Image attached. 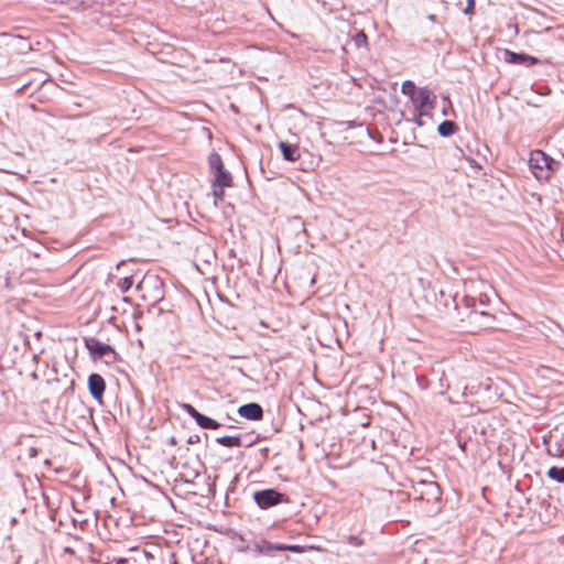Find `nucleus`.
<instances>
[{
  "label": "nucleus",
  "mask_w": 564,
  "mask_h": 564,
  "mask_svg": "<svg viewBox=\"0 0 564 564\" xmlns=\"http://www.w3.org/2000/svg\"><path fill=\"white\" fill-rule=\"evenodd\" d=\"M181 470L178 471V487L184 486L182 491L185 495H197L196 479L200 477L202 464L195 456H182ZM181 489L178 488V491Z\"/></svg>",
  "instance_id": "1"
},
{
  "label": "nucleus",
  "mask_w": 564,
  "mask_h": 564,
  "mask_svg": "<svg viewBox=\"0 0 564 564\" xmlns=\"http://www.w3.org/2000/svg\"><path fill=\"white\" fill-rule=\"evenodd\" d=\"M414 500L426 501L432 507L437 508V503L441 499V488L437 482L432 480H420L412 487L410 494Z\"/></svg>",
  "instance_id": "2"
},
{
  "label": "nucleus",
  "mask_w": 564,
  "mask_h": 564,
  "mask_svg": "<svg viewBox=\"0 0 564 564\" xmlns=\"http://www.w3.org/2000/svg\"><path fill=\"white\" fill-rule=\"evenodd\" d=\"M553 159L547 156L543 151L535 150L531 152L529 165L534 176L542 181H546L551 176V164Z\"/></svg>",
  "instance_id": "3"
},
{
  "label": "nucleus",
  "mask_w": 564,
  "mask_h": 564,
  "mask_svg": "<svg viewBox=\"0 0 564 564\" xmlns=\"http://www.w3.org/2000/svg\"><path fill=\"white\" fill-rule=\"evenodd\" d=\"M253 499L261 509H268L283 501H286L285 496L274 489L256 491L253 494Z\"/></svg>",
  "instance_id": "4"
},
{
  "label": "nucleus",
  "mask_w": 564,
  "mask_h": 564,
  "mask_svg": "<svg viewBox=\"0 0 564 564\" xmlns=\"http://www.w3.org/2000/svg\"><path fill=\"white\" fill-rule=\"evenodd\" d=\"M416 109L420 110L422 115L427 113V111L434 109L436 102L435 94L426 87L420 88L414 96V99L411 100Z\"/></svg>",
  "instance_id": "5"
},
{
  "label": "nucleus",
  "mask_w": 564,
  "mask_h": 564,
  "mask_svg": "<svg viewBox=\"0 0 564 564\" xmlns=\"http://www.w3.org/2000/svg\"><path fill=\"white\" fill-rule=\"evenodd\" d=\"M238 414L247 420L258 421L262 419L263 410L258 403H248L239 406Z\"/></svg>",
  "instance_id": "6"
},
{
  "label": "nucleus",
  "mask_w": 564,
  "mask_h": 564,
  "mask_svg": "<svg viewBox=\"0 0 564 564\" xmlns=\"http://www.w3.org/2000/svg\"><path fill=\"white\" fill-rule=\"evenodd\" d=\"M89 392L96 400H101L105 391V380L100 375L93 373L88 378Z\"/></svg>",
  "instance_id": "7"
},
{
  "label": "nucleus",
  "mask_w": 564,
  "mask_h": 564,
  "mask_svg": "<svg viewBox=\"0 0 564 564\" xmlns=\"http://www.w3.org/2000/svg\"><path fill=\"white\" fill-rule=\"evenodd\" d=\"M506 62L511 64H519V65H525L531 66L540 63V61L533 56L523 54V53H514L511 51H506Z\"/></svg>",
  "instance_id": "8"
},
{
  "label": "nucleus",
  "mask_w": 564,
  "mask_h": 564,
  "mask_svg": "<svg viewBox=\"0 0 564 564\" xmlns=\"http://www.w3.org/2000/svg\"><path fill=\"white\" fill-rule=\"evenodd\" d=\"M285 231L294 234L295 238L299 241H303L306 236L304 221L301 219V217H294L290 219L288 223V227L285 228Z\"/></svg>",
  "instance_id": "9"
},
{
  "label": "nucleus",
  "mask_w": 564,
  "mask_h": 564,
  "mask_svg": "<svg viewBox=\"0 0 564 564\" xmlns=\"http://www.w3.org/2000/svg\"><path fill=\"white\" fill-rule=\"evenodd\" d=\"M279 148L282 152L284 160L295 162L300 159V150L297 145L281 141Z\"/></svg>",
  "instance_id": "10"
},
{
  "label": "nucleus",
  "mask_w": 564,
  "mask_h": 564,
  "mask_svg": "<svg viewBox=\"0 0 564 564\" xmlns=\"http://www.w3.org/2000/svg\"><path fill=\"white\" fill-rule=\"evenodd\" d=\"M87 348L89 351L98 357H106L109 354H115L113 349L104 343H100L98 340H90L87 343Z\"/></svg>",
  "instance_id": "11"
},
{
  "label": "nucleus",
  "mask_w": 564,
  "mask_h": 564,
  "mask_svg": "<svg viewBox=\"0 0 564 564\" xmlns=\"http://www.w3.org/2000/svg\"><path fill=\"white\" fill-rule=\"evenodd\" d=\"M214 184L219 187H227L231 185V176L230 174L224 169H219L215 172V181Z\"/></svg>",
  "instance_id": "12"
},
{
  "label": "nucleus",
  "mask_w": 564,
  "mask_h": 564,
  "mask_svg": "<svg viewBox=\"0 0 564 564\" xmlns=\"http://www.w3.org/2000/svg\"><path fill=\"white\" fill-rule=\"evenodd\" d=\"M216 442L225 447H240L242 446L240 436H220Z\"/></svg>",
  "instance_id": "13"
},
{
  "label": "nucleus",
  "mask_w": 564,
  "mask_h": 564,
  "mask_svg": "<svg viewBox=\"0 0 564 564\" xmlns=\"http://www.w3.org/2000/svg\"><path fill=\"white\" fill-rule=\"evenodd\" d=\"M258 550L263 553V554H267V555H271L273 552L275 551H281L280 547H281V544H274L272 542H269V541H261L258 545H257Z\"/></svg>",
  "instance_id": "14"
},
{
  "label": "nucleus",
  "mask_w": 564,
  "mask_h": 564,
  "mask_svg": "<svg viewBox=\"0 0 564 564\" xmlns=\"http://www.w3.org/2000/svg\"><path fill=\"white\" fill-rule=\"evenodd\" d=\"M456 130V124L453 121L445 120L440 123L437 131L442 137H449Z\"/></svg>",
  "instance_id": "15"
},
{
  "label": "nucleus",
  "mask_w": 564,
  "mask_h": 564,
  "mask_svg": "<svg viewBox=\"0 0 564 564\" xmlns=\"http://www.w3.org/2000/svg\"><path fill=\"white\" fill-rule=\"evenodd\" d=\"M197 424L202 429H208V430H216L220 427V423L215 421L214 419H210L206 415H200V417H197Z\"/></svg>",
  "instance_id": "16"
},
{
  "label": "nucleus",
  "mask_w": 564,
  "mask_h": 564,
  "mask_svg": "<svg viewBox=\"0 0 564 564\" xmlns=\"http://www.w3.org/2000/svg\"><path fill=\"white\" fill-rule=\"evenodd\" d=\"M547 477L558 484H564V467L552 466L547 470Z\"/></svg>",
  "instance_id": "17"
},
{
  "label": "nucleus",
  "mask_w": 564,
  "mask_h": 564,
  "mask_svg": "<svg viewBox=\"0 0 564 564\" xmlns=\"http://www.w3.org/2000/svg\"><path fill=\"white\" fill-rule=\"evenodd\" d=\"M417 90L419 89L416 88L415 84L412 80H405L402 83L401 93L410 97L411 100L414 99V96L417 93Z\"/></svg>",
  "instance_id": "18"
},
{
  "label": "nucleus",
  "mask_w": 564,
  "mask_h": 564,
  "mask_svg": "<svg viewBox=\"0 0 564 564\" xmlns=\"http://www.w3.org/2000/svg\"><path fill=\"white\" fill-rule=\"evenodd\" d=\"M133 276H126L118 282V288L121 292H128L133 285Z\"/></svg>",
  "instance_id": "19"
},
{
  "label": "nucleus",
  "mask_w": 564,
  "mask_h": 564,
  "mask_svg": "<svg viewBox=\"0 0 564 564\" xmlns=\"http://www.w3.org/2000/svg\"><path fill=\"white\" fill-rule=\"evenodd\" d=\"M209 165H210V169L215 172L217 170L224 167L220 155L217 153L210 154L209 155Z\"/></svg>",
  "instance_id": "20"
},
{
  "label": "nucleus",
  "mask_w": 564,
  "mask_h": 564,
  "mask_svg": "<svg viewBox=\"0 0 564 564\" xmlns=\"http://www.w3.org/2000/svg\"><path fill=\"white\" fill-rule=\"evenodd\" d=\"M178 405L184 409L196 422L197 417H200L202 413H199L195 408H193L188 403H178Z\"/></svg>",
  "instance_id": "21"
},
{
  "label": "nucleus",
  "mask_w": 564,
  "mask_h": 564,
  "mask_svg": "<svg viewBox=\"0 0 564 564\" xmlns=\"http://www.w3.org/2000/svg\"><path fill=\"white\" fill-rule=\"evenodd\" d=\"M280 550L281 551H290V552H293V553H304L305 552V547L304 546L296 545V544H281Z\"/></svg>",
  "instance_id": "22"
},
{
  "label": "nucleus",
  "mask_w": 564,
  "mask_h": 564,
  "mask_svg": "<svg viewBox=\"0 0 564 564\" xmlns=\"http://www.w3.org/2000/svg\"><path fill=\"white\" fill-rule=\"evenodd\" d=\"M354 41L357 47L365 46L367 44V35L364 31H360L354 36Z\"/></svg>",
  "instance_id": "23"
},
{
  "label": "nucleus",
  "mask_w": 564,
  "mask_h": 564,
  "mask_svg": "<svg viewBox=\"0 0 564 564\" xmlns=\"http://www.w3.org/2000/svg\"><path fill=\"white\" fill-rule=\"evenodd\" d=\"M347 543L351 546L359 547L364 545V540L358 535H349L347 538Z\"/></svg>",
  "instance_id": "24"
},
{
  "label": "nucleus",
  "mask_w": 564,
  "mask_h": 564,
  "mask_svg": "<svg viewBox=\"0 0 564 564\" xmlns=\"http://www.w3.org/2000/svg\"><path fill=\"white\" fill-rule=\"evenodd\" d=\"M224 188L225 187H219L213 184V195L215 196L216 199H221L224 197Z\"/></svg>",
  "instance_id": "25"
},
{
  "label": "nucleus",
  "mask_w": 564,
  "mask_h": 564,
  "mask_svg": "<svg viewBox=\"0 0 564 564\" xmlns=\"http://www.w3.org/2000/svg\"><path fill=\"white\" fill-rule=\"evenodd\" d=\"M475 10V0H467V6L464 9L465 14H471Z\"/></svg>",
  "instance_id": "26"
},
{
  "label": "nucleus",
  "mask_w": 564,
  "mask_h": 564,
  "mask_svg": "<svg viewBox=\"0 0 564 564\" xmlns=\"http://www.w3.org/2000/svg\"><path fill=\"white\" fill-rule=\"evenodd\" d=\"M151 279H142L135 286L137 291H142L147 284L150 283Z\"/></svg>",
  "instance_id": "27"
},
{
  "label": "nucleus",
  "mask_w": 564,
  "mask_h": 564,
  "mask_svg": "<svg viewBox=\"0 0 564 564\" xmlns=\"http://www.w3.org/2000/svg\"><path fill=\"white\" fill-rule=\"evenodd\" d=\"M116 564H137V561L134 558H119Z\"/></svg>",
  "instance_id": "28"
},
{
  "label": "nucleus",
  "mask_w": 564,
  "mask_h": 564,
  "mask_svg": "<svg viewBox=\"0 0 564 564\" xmlns=\"http://www.w3.org/2000/svg\"><path fill=\"white\" fill-rule=\"evenodd\" d=\"M464 302H465L466 306H468V307L475 306V299L471 296H465Z\"/></svg>",
  "instance_id": "29"
},
{
  "label": "nucleus",
  "mask_w": 564,
  "mask_h": 564,
  "mask_svg": "<svg viewBox=\"0 0 564 564\" xmlns=\"http://www.w3.org/2000/svg\"><path fill=\"white\" fill-rule=\"evenodd\" d=\"M479 302H480V305H481V306H485V305H487V303L489 302V299H488L487 296H482V295H480V297H479Z\"/></svg>",
  "instance_id": "30"
},
{
  "label": "nucleus",
  "mask_w": 564,
  "mask_h": 564,
  "mask_svg": "<svg viewBox=\"0 0 564 564\" xmlns=\"http://www.w3.org/2000/svg\"><path fill=\"white\" fill-rule=\"evenodd\" d=\"M65 552H66V553H70V554H72V553H73V550H72V549H69V547H66V549H65Z\"/></svg>",
  "instance_id": "31"
},
{
  "label": "nucleus",
  "mask_w": 564,
  "mask_h": 564,
  "mask_svg": "<svg viewBox=\"0 0 564 564\" xmlns=\"http://www.w3.org/2000/svg\"><path fill=\"white\" fill-rule=\"evenodd\" d=\"M171 442H172L173 444H175V443H176V441H175V438H174V437H172Z\"/></svg>",
  "instance_id": "32"
},
{
  "label": "nucleus",
  "mask_w": 564,
  "mask_h": 564,
  "mask_svg": "<svg viewBox=\"0 0 564 564\" xmlns=\"http://www.w3.org/2000/svg\"><path fill=\"white\" fill-rule=\"evenodd\" d=\"M172 564H176V561H175V560H174V561H172Z\"/></svg>",
  "instance_id": "33"
}]
</instances>
